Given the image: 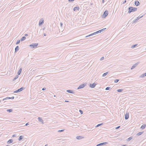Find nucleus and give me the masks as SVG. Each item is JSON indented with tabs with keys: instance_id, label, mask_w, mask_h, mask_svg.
<instances>
[{
	"instance_id": "obj_23",
	"label": "nucleus",
	"mask_w": 146,
	"mask_h": 146,
	"mask_svg": "<svg viewBox=\"0 0 146 146\" xmlns=\"http://www.w3.org/2000/svg\"><path fill=\"white\" fill-rule=\"evenodd\" d=\"M122 90H123L122 89H118V90H117V91L118 92H122Z\"/></svg>"
},
{
	"instance_id": "obj_21",
	"label": "nucleus",
	"mask_w": 146,
	"mask_h": 146,
	"mask_svg": "<svg viewBox=\"0 0 146 146\" xmlns=\"http://www.w3.org/2000/svg\"><path fill=\"white\" fill-rule=\"evenodd\" d=\"M107 74H108L107 72L104 73L103 75V76H106V75H107Z\"/></svg>"
},
{
	"instance_id": "obj_20",
	"label": "nucleus",
	"mask_w": 146,
	"mask_h": 146,
	"mask_svg": "<svg viewBox=\"0 0 146 146\" xmlns=\"http://www.w3.org/2000/svg\"><path fill=\"white\" fill-rule=\"evenodd\" d=\"M19 50V46H17L15 48V51H17Z\"/></svg>"
},
{
	"instance_id": "obj_48",
	"label": "nucleus",
	"mask_w": 146,
	"mask_h": 146,
	"mask_svg": "<svg viewBox=\"0 0 146 146\" xmlns=\"http://www.w3.org/2000/svg\"><path fill=\"white\" fill-rule=\"evenodd\" d=\"M45 146H46V145H45Z\"/></svg>"
},
{
	"instance_id": "obj_5",
	"label": "nucleus",
	"mask_w": 146,
	"mask_h": 146,
	"mask_svg": "<svg viewBox=\"0 0 146 146\" xmlns=\"http://www.w3.org/2000/svg\"><path fill=\"white\" fill-rule=\"evenodd\" d=\"M125 119H128L129 118V113H127L125 115Z\"/></svg>"
},
{
	"instance_id": "obj_47",
	"label": "nucleus",
	"mask_w": 146,
	"mask_h": 146,
	"mask_svg": "<svg viewBox=\"0 0 146 146\" xmlns=\"http://www.w3.org/2000/svg\"><path fill=\"white\" fill-rule=\"evenodd\" d=\"M6 146H9V145H6Z\"/></svg>"
},
{
	"instance_id": "obj_24",
	"label": "nucleus",
	"mask_w": 146,
	"mask_h": 146,
	"mask_svg": "<svg viewBox=\"0 0 146 146\" xmlns=\"http://www.w3.org/2000/svg\"><path fill=\"white\" fill-rule=\"evenodd\" d=\"M67 92H68L70 93H72V92L70 90H67Z\"/></svg>"
},
{
	"instance_id": "obj_43",
	"label": "nucleus",
	"mask_w": 146,
	"mask_h": 146,
	"mask_svg": "<svg viewBox=\"0 0 146 146\" xmlns=\"http://www.w3.org/2000/svg\"><path fill=\"white\" fill-rule=\"evenodd\" d=\"M65 102H68V101H65Z\"/></svg>"
},
{
	"instance_id": "obj_45",
	"label": "nucleus",
	"mask_w": 146,
	"mask_h": 146,
	"mask_svg": "<svg viewBox=\"0 0 146 146\" xmlns=\"http://www.w3.org/2000/svg\"><path fill=\"white\" fill-rule=\"evenodd\" d=\"M61 25H62V24L61 23Z\"/></svg>"
},
{
	"instance_id": "obj_19",
	"label": "nucleus",
	"mask_w": 146,
	"mask_h": 146,
	"mask_svg": "<svg viewBox=\"0 0 146 146\" xmlns=\"http://www.w3.org/2000/svg\"><path fill=\"white\" fill-rule=\"evenodd\" d=\"M23 136H20L19 137V141H20L23 139Z\"/></svg>"
},
{
	"instance_id": "obj_11",
	"label": "nucleus",
	"mask_w": 146,
	"mask_h": 146,
	"mask_svg": "<svg viewBox=\"0 0 146 146\" xmlns=\"http://www.w3.org/2000/svg\"><path fill=\"white\" fill-rule=\"evenodd\" d=\"M21 71H22V69L20 68V69L19 70V71H18V73H17L18 75H20L21 74Z\"/></svg>"
},
{
	"instance_id": "obj_22",
	"label": "nucleus",
	"mask_w": 146,
	"mask_h": 146,
	"mask_svg": "<svg viewBox=\"0 0 146 146\" xmlns=\"http://www.w3.org/2000/svg\"><path fill=\"white\" fill-rule=\"evenodd\" d=\"M7 111L8 112H11L12 111V109H9V110H7Z\"/></svg>"
},
{
	"instance_id": "obj_38",
	"label": "nucleus",
	"mask_w": 146,
	"mask_h": 146,
	"mask_svg": "<svg viewBox=\"0 0 146 146\" xmlns=\"http://www.w3.org/2000/svg\"><path fill=\"white\" fill-rule=\"evenodd\" d=\"M135 67V66H133L132 67V68H131V69H132L133 68H134Z\"/></svg>"
},
{
	"instance_id": "obj_15",
	"label": "nucleus",
	"mask_w": 146,
	"mask_h": 146,
	"mask_svg": "<svg viewBox=\"0 0 146 146\" xmlns=\"http://www.w3.org/2000/svg\"><path fill=\"white\" fill-rule=\"evenodd\" d=\"M146 76V73H145L143 74L142 75H141V77H144V76Z\"/></svg>"
},
{
	"instance_id": "obj_25",
	"label": "nucleus",
	"mask_w": 146,
	"mask_h": 146,
	"mask_svg": "<svg viewBox=\"0 0 146 146\" xmlns=\"http://www.w3.org/2000/svg\"><path fill=\"white\" fill-rule=\"evenodd\" d=\"M100 143V144H99L98 145H97V146H98V145H103V144H104V143Z\"/></svg>"
},
{
	"instance_id": "obj_46",
	"label": "nucleus",
	"mask_w": 146,
	"mask_h": 146,
	"mask_svg": "<svg viewBox=\"0 0 146 146\" xmlns=\"http://www.w3.org/2000/svg\"><path fill=\"white\" fill-rule=\"evenodd\" d=\"M104 29H102V30H103Z\"/></svg>"
},
{
	"instance_id": "obj_40",
	"label": "nucleus",
	"mask_w": 146,
	"mask_h": 146,
	"mask_svg": "<svg viewBox=\"0 0 146 146\" xmlns=\"http://www.w3.org/2000/svg\"><path fill=\"white\" fill-rule=\"evenodd\" d=\"M121 146H126L125 145H121Z\"/></svg>"
},
{
	"instance_id": "obj_28",
	"label": "nucleus",
	"mask_w": 146,
	"mask_h": 146,
	"mask_svg": "<svg viewBox=\"0 0 146 146\" xmlns=\"http://www.w3.org/2000/svg\"><path fill=\"white\" fill-rule=\"evenodd\" d=\"M137 45V44L134 45L132 46L131 47L133 48L135 47Z\"/></svg>"
},
{
	"instance_id": "obj_16",
	"label": "nucleus",
	"mask_w": 146,
	"mask_h": 146,
	"mask_svg": "<svg viewBox=\"0 0 146 146\" xmlns=\"http://www.w3.org/2000/svg\"><path fill=\"white\" fill-rule=\"evenodd\" d=\"M83 137H82L80 136H77L76 137L77 139H81Z\"/></svg>"
},
{
	"instance_id": "obj_44",
	"label": "nucleus",
	"mask_w": 146,
	"mask_h": 146,
	"mask_svg": "<svg viewBox=\"0 0 146 146\" xmlns=\"http://www.w3.org/2000/svg\"><path fill=\"white\" fill-rule=\"evenodd\" d=\"M102 1H103V3H104V0H103Z\"/></svg>"
},
{
	"instance_id": "obj_36",
	"label": "nucleus",
	"mask_w": 146,
	"mask_h": 146,
	"mask_svg": "<svg viewBox=\"0 0 146 146\" xmlns=\"http://www.w3.org/2000/svg\"><path fill=\"white\" fill-rule=\"evenodd\" d=\"M29 125L28 123H27L25 125L27 126V125Z\"/></svg>"
},
{
	"instance_id": "obj_42",
	"label": "nucleus",
	"mask_w": 146,
	"mask_h": 146,
	"mask_svg": "<svg viewBox=\"0 0 146 146\" xmlns=\"http://www.w3.org/2000/svg\"><path fill=\"white\" fill-rule=\"evenodd\" d=\"M126 2V1H124V2L123 3H125Z\"/></svg>"
},
{
	"instance_id": "obj_10",
	"label": "nucleus",
	"mask_w": 146,
	"mask_h": 146,
	"mask_svg": "<svg viewBox=\"0 0 146 146\" xmlns=\"http://www.w3.org/2000/svg\"><path fill=\"white\" fill-rule=\"evenodd\" d=\"M43 22V19H41L39 22V25H41Z\"/></svg>"
},
{
	"instance_id": "obj_2",
	"label": "nucleus",
	"mask_w": 146,
	"mask_h": 146,
	"mask_svg": "<svg viewBox=\"0 0 146 146\" xmlns=\"http://www.w3.org/2000/svg\"><path fill=\"white\" fill-rule=\"evenodd\" d=\"M38 43H34L33 44H31L30 45V46L32 47L33 48H36L38 45Z\"/></svg>"
},
{
	"instance_id": "obj_18",
	"label": "nucleus",
	"mask_w": 146,
	"mask_h": 146,
	"mask_svg": "<svg viewBox=\"0 0 146 146\" xmlns=\"http://www.w3.org/2000/svg\"><path fill=\"white\" fill-rule=\"evenodd\" d=\"M13 142V140L12 139H10L8 141V142L9 143H11Z\"/></svg>"
},
{
	"instance_id": "obj_31",
	"label": "nucleus",
	"mask_w": 146,
	"mask_h": 146,
	"mask_svg": "<svg viewBox=\"0 0 146 146\" xmlns=\"http://www.w3.org/2000/svg\"><path fill=\"white\" fill-rule=\"evenodd\" d=\"M102 124V123L101 124H99L97 126H96V127H98L99 126H100V125H101Z\"/></svg>"
},
{
	"instance_id": "obj_8",
	"label": "nucleus",
	"mask_w": 146,
	"mask_h": 146,
	"mask_svg": "<svg viewBox=\"0 0 146 146\" xmlns=\"http://www.w3.org/2000/svg\"><path fill=\"white\" fill-rule=\"evenodd\" d=\"M96 84H90V87L92 88H94L95 87Z\"/></svg>"
},
{
	"instance_id": "obj_6",
	"label": "nucleus",
	"mask_w": 146,
	"mask_h": 146,
	"mask_svg": "<svg viewBox=\"0 0 146 146\" xmlns=\"http://www.w3.org/2000/svg\"><path fill=\"white\" fill-rule=\"evenodd\" d=\"M85 86V85L84 84H82L80 85L78 88V89H80L84 88Z\"/></svg>"
},
{
	"instance_id": "obj_3",
	"label": "nucleus",
	"mask_w": 146,
	"mask_h": 146,
	"mask_svg": "<svg viewBox=\"0 0 146 146\" xmlns=\"http://www.w3.org/2000/svg\"><path fill=\"white\" fill-rule=\"evenodd\" d=\"M108 15V11H105L103 15V17L104 18H105Z\"/></svg>"
},
{
	"instance_id": "obj_34",
	"label": "nucleus",
	"mask_w": 146,
	"mask_h": 146,
	"mask_svg": "<svg viewBox=\"0 0 146 146\" xmlns=\"http://www.w3.org/2000/svg\"><path fill=\"white\" fill-rule=\"evenodd\" d=\"M104 58V57H102L101 58V60H103Z\"/></svg>"
},
{
	"instance_id": "obj_37",
	"label": "nucleus",
	"mask_w": 146,
	"mask_h": 146,
	"mask_svg": "<svg viewBox=\"0 0 146 146\" xmlns=\"http://www.w3.org/2000/svg\"><path fill=\"white\" fill-rule=\"evenodd\" d=\"M74 1V0H69V1Z\"/></svg>"
},
{
	"instance_id": "obj_35",
	"label": "nucleus",
	"mask_w": 146,
	"mask_h": 146,
	"mask_svg": "<svg viewBox=\"0 0 146 146\" xmlns=\"http://www.w3.org/2000/svg\"><path fill=\"white\" fill-rule=\"evenodd\" d=\"M119 127H120V126H118V127H116V128H115V129H117L119 128Z\"/></svg>"
},
{
	"instance_id": "obj_4",
	"label": "nucleus",
	"mask_w": 146,
	"mask_h": 146,
	"mask_svg": "<svg viewBox=\"0 0 146 146\" xmlns=\"http://www.w3.org/2000/svg\"><path fill=\"white\" fill-rule=\"evenodd\" d=\"M23 90V88H21L20 89H18L17 90H16L14 92V93H17V92H20Z\"/></svg>"
},
{
	"instance_id": "obj_12",
	"label": "nucleus",
	"mask_w": 146,
	"mask_h": 146,
	"mask_svg": "<svg viewBox=\"0 0 146 146\" xmlns=\"http://www.w3.org/2000/svg\"><path fill=\"white\" fill-rule=\"evenodd\" d=\"M146 127V125L145 124H143V125L141 127V128L142 129H144Z\"/></svg>"
},
{
	"instance_id": "obj_26",
	"label": "nucleus",
	"mask_w": 146,
	"mask_h": 146,
	"mask_svg": "<svg viewBox=\"0 0 146 146\" xmlns=\"http://www.w3.org/2000/svg\"><path fill=\"white\" fill-rule=\"evenodd\" d=\"M118 81H119V80L118 79L115 80L114 81V82L115 83H117V82H118Z\"/></svg>"
},
{
	"instance_id": "obj_39",
	"label": "nucleus",
	"mask_w": 146,
	"mask_h": 146,
	"mask_svg": "<svg viewBox=\"0 0 146 146\" xmlns=\"http://www.w3.org/2000/svg\"><path fill=\"white\" fill-rule=\"evenodd\" d=\"M45 89H45V88H42V90H45Z\"/></svg>"
},
{
	"instance_id": "obj_33",
	"label": "nucleus",
	"mask_w": 146,
	"mask_h": 146,
	"mask_svg": "<svg viewBox=\"0 0 146 146\" xmlns=\"http://www.w3.org/2000/svg\"><path fill=\"white\" fill-rule=\"evenodd\" d=\"M64 131V130H60L58 131L59 132H61L62 131Z\"/></svg>"
},
{
	"instance_id": "obj_13",
	"label": "nucleus",
	"mask_w": 146,
	"mask_h": 146,
	"mask_svg": "<svg viewBox=\"0 0 146 146\" xmlns=\"http://www.w3.org/2000/svg\"><path fill=\"white\" fill-rule=\"evenodd\" d=\"M143 133V132H140L138 133L137 134V135L138 136H139L141 135Z\"/></svg>"
},
{
	"instance_id": "obj_27",
	"label": "nucleus",
	"mask_w": 146,
	"mask_h": 146,
	"mask_svg": "<svg viewBox=\"0 0 146 146\" xmlns=\"http://www.w3.org/2000/svg\"><path fill=\"white\" fill-rule=\"evenodd\" d=\"M20 42V40H18L17 41V43H16V44H19Z\"/></svg>"
},
{
	"instance_id": "obj_32",
	"label": "nucleus",
	"mask_w": 146,
	"mask_h": 146,
	"mask_svg": "<svg viewBox=\"0 0 146 146\" xmlns=\"http://www.w3.org/2000/svg\"><path fill=\"white\" fill-rule=\"evenodd\" d=\"M131 139H132V137H129V138L128 139V140H131Z\"/></svg>"
},
{
	"instance_id": "obj_7",
	"label": "nucleus",
	"mask_w": 146,
	"mask_h": 146,
	"mask_svg": "<svg viewBox=\"0 0 146 146\" xmlns=\"http://www.w3.org/2000/svg\"><path fill=\"white\" fill-rule=\"evenodd\" d=\"M80 8L79 7H75L74 9L73 10L74 11H78L79 10Z\"/></svg>"
},
{
	"instance_id": "obj_41",
	"label": "nucleus",
	"mask_w": 146,
	"mask_h": 146,
	"mask_svg": "<svg viewBox=\"0 0 146 146\" xmlns=\"http://www.w3.org/2000/svg\"><path fill=\"white\" fill-rule=\"evenodd\" d=\"M25 36H28V35H27V34H25Z\"/></svg>"
},
{
	"instance_id": "obj_1",
	"label": "nucleus",
	"mask_w": 146,
	"mask_h": 146,
	"mask_svg": "<svg viewBox=\"0 0 146 146\" xmlns=\"http://www.w3.org/2000/svg\"><path fill=\"white\" fill-rule=\"evenodd\" d=\"M129 9L128 13H130L131 12H134L137 10L136 8L133 7H129Z\"/></svg>"
},
{
	"instance_id": "obj_29",
	"label": "nucleus",
	"mask_w": 146,
	"mask_h": 146,
	"mask_svg": "<svg viewBox=\"0 0 146 146\" xmlns=\"http://www.w3.org/2000/svg\"><path fill=\"white\" fill-rule=\"evenodd\" d=\"M79 111L80 112V113L81 114H82L83 112H82V111L81 110H79Z\"/></svg>"
},
{
	"instance_id": "obj_9",
	"label": "nucleus",
	"mask_w": 146,
	"mask_h": 146,
	"mask_svg": "<svg viewBox=\"0 0 146 146\" xmlns=\"http://www.w3.org/2000/svg\"><path fill=\"white\" fill-rule=\"evenodd\" d=\"M139 3L138 1H136L135 2V5L136 6H138L139 5Z\"/></svg>"
},
{
	"instance_id": "obj_30",
	"label": "nucleus",
	"mask_w": 146,
	"mask_h": 146,
	"mask_svg": "<svg viewBox=\"0 0 146 146\" xmlns=\"http://www.w3.org/2000/svg\"><path fill=\"white\" fill-rule=\"evenodd\" d=\"M109 88H109V87H107V88H106V90H109Z\"/></svg>"
},
{
	"instance_id": "obj_14",
	"label": "nucleus",
	"mask_w": 146,
	"mask_h": 146,
	"mask_svg": "<svg viewBox=\"0 0 146 146\" xmlns=\"http://www.w3.org/2000/svg\"><path fill=\"white\" fill-rule=\"evenodd\" d=\"M38 119L39 121H40L42 122V123H43V120H42V118L41 117H39L38 118Z\"/></svg>"
},
{
	"instance_id": "obj_17",
	"label": "nucleus",
	"mask_w": 146,
	"mask_h": 146,
	"mask_svg": "<svg viewBox=\"0 0 146 146\" xmlns=\"http://www.w3.org/2000/svg\"><path fill=\"white\" fill-rule=\"evenodd\" d=\"M26 39V37L25 36L23 37L21 39V41H23L24 40H25Z\"/></svg>"
}]
</instances>
